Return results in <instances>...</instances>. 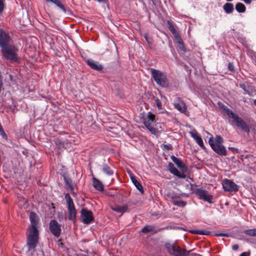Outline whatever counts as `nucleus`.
Returning a JSON list of instances; mask_svg holds the SVG:
<instances>
[{"instance_id":"obj_12","label":"nucleus","mask_w":256,"mask_h":256,"mask_svg":"<svg viewBox=\"0 0 256 256\" xmlns=\"http://www.w3.org/2000/svg\"><path fill=\"white\" fill-rule=\"evenodd\" d=\"M86 63L91 68L97 71H100L104 68L103 66L101 64L98 62L94 61L92 59L88 60H86Z\"/></svg>"},{"instance_id":"obj_43","label":"nucleus","mask_w":256,"mask_h":256,"mask_svg":"<svg viewBox=\"0 0 256 256\" xmlns=\"http://www.w3.org/2000/svg\"><path fill=\"white\" fill-rule=\"evenodd\" d=\"M48 2H50L54 4L57 0H46Z\"/></svg>"},{"instance_id":"obj_35","label":"nucleus","mask_w":256,"mask_h":256,"mask_svg":"<svg viewBox=\"0 0 256 256\" xmlns=\"http://www.w3.org/2000/svg\"><path fill=\"white\" fill-rule=\"evenodd\" d=\"M154 101H155L157 107L158 108H160L162 106L161 102L158 98L155 99Z\"/></svg>"},{"instance_id":"obj_15","label":"nucleus","mask_w":256,"mask_h":256,"mask_svg":"<svg viewBox=\"0 0 256 256\" xmlns=\"http://www.w3.org/2000/svg\"><path fill=\"white\" fill-rule=\"evenodd\" d=\"M196 194L200 199L203 200L206 202H208V194L206 190L198 188L196 190Z\"/></svg>"},{"instance_id":"obj_33","label":"nucleus","mask_w":256,"mask_h":256,"mask_svg":"<svg viewBox=\"0 0 256 256\" xmlns=\"http://www.w3.org/2000/svg\"><path fill=\"white\" fill-rule=\"evenodd\" d=\"M65 198L66 200L68 206L69 204L72 205V204H74L73 200L71 198V197L70 196V195L68 194H66L65 195Z\"/></svg>"},{"instance_id":"obj_19","label":"nucleus","mask_w":256,"mask_h":256,"mask_svg":"<svg viewBox=\"0 0 256 256\" xmlns=\"http://www.w3.org/2000/svg\"><path fill=\"white\" fill-rule=\"evenodd\" d=\"M223 8L226 14L232 13L234 10L233 4L229 2L224 4L223 6Z\"/></svg>"},{"instance_id":"obj_40","label":"nucleus","mask_w":256,"mask_h":256,"mask_svg":"<svg viewBox=\"0 0 256 256\" xmlns=\"http://www.w3.org/2000/svg\"><path fill=\"white\" fill-rule=\"evenodd\" d=\"M144 38L146 39V42L149 44H152V40H151V39L150 38H149L148 37V36L146 34L144 36Z\"/></svg>"},{"instance_id":"obj_6","label":"nucleus","mask_w":256,"mask_h":256,"mask_svg":"<svg viewBox=\"0 0 256 256\" xmlns=\"http://www.w3.org/2000/svg\"><path fill=\"white\" fill-rule=\"evenodd\" d=\"M152 77L156 82L159 86L166 88L168 86V82L166 76L160 71L155 69H151Z\"/></svg>"},{"instance_id":"obj_21","label":"nucleus","mask_w":256,"mask_h":256,"mask_svg":"<svg viewBox=\"0 0 256 256\" xmlns=\"http://www.w3.org/2000/svg\"><path fill=\"white\" fill-rule=\"evenodd\" d=\"M102 172L108 176L114 174L113 170L106 164H104L102 168Z\"/></svg>"},{"instance_id":"obj_14","label":"nucleus","mask_w":256,"mask_h":256,"mask_svg":"<svg viewBox=\"0 0 256 256\" xmlns=\"http://www.w3.org/2000/svg\"><path fill=\"white\" fill-rule=\"evenodd\" d=\"M111 208L112 210L116 212L121 213L122 214L127 211L128 206L126 204L122 206L115 205L114 206H111Z\"/></svg>"},{"instance_id":"obj_46","label":"nucleus","mask_w":256,"mask_h":256,"mask_svg":"<svg viewBox=\"0 0 256 256\" xmlns=\"http://www.w3.org/2000/svg\"><path fill=\"white\" fill-rule=\"evenodd\" d=\"M2 124H0V130H2Z\"/></svg>"},{"instance_id":"obj_7","label":"nucleus","mask_w":256,"mask_h":256,"mask_svg":"<svg viewBox=\"0 0 256 256\" xmlns=\"http://www.w3.org/2000/svg\"><path fill=\"white\" fill-rule=\"evenodd\" d=\"M156 122L155 116L150 112H148L144 118V126L152 134H156L158 132L157 129L154 128Z\"/></svg>"},{"instance_id":"obj_10","label":"nucleus","mask_w":256,"mask_h":256,"mask_svg":"<svg viewBox=\"0 0 256 256\" xmlns=\"http://www.w3.org/2000/svg\"><path fill=\"white\" fill-rule=\"evenodd\" d=\"M82 221L84 224H90L94 220L93 214L90 210L82 208L80 212Z\"/></svg>"},{"instance_id":"obj_34","label":"nucleus","mask_w":256,"mask_h":256,"mask_svg":"<svg viewBox=\"0 0 256 256\" xmlns=\"http://www.w3.org/2000/svg\"><path fill=\"white\" fill-rule=\"evenodd\" d=\"M163 146L166 150H172V146L170 144H164Z\"/></svg>"},{"instance_id":"obj_2","label":"nucleus","mask_w":256,"mask_h":256,"mask_svg":"<svg viewBox=\"0 0 256 256\" xmlns=\"http://www.w3.org/2000/svg\"><path fill=\"white\" fill-rule=\"evenodd\" d=\"M30 219L31 223V228L27 234L26 245L28 247V252L32 254L36 250V247L38 240L39 234L36 228L38 218L35 212H30Z\"/></svg>"},{"instance_id":"obj_17","label":"nucleus","mask_w":256,"mask_h":256,"mask_svg":"<svg viewBox=\"0 0 256 256\" xmlns=\"http://www.w3.org/2000/svg\"><path fill=\"white\" fill-rule=\"evenodd\" d=\"M93 186L96 190L102 192L104 190V186L102 182L94 177L92 178Z\"/></svg>"},{"instance_id":"obj_18","label":"nucleus","mask_w":256,"mask_h":256,"mask_svg":"<svg viewBox=\"0 0 256 256\" xmlns=\"http://www.w3.org/2000/svg\"><path fill=\"white\" fill-rule=\"evenodd\" d=\"M174 108L180 112L186 114V108L184 103H178L174 104Z\"/></svg>"},{"instance_id":"obj_3","label":"nucleus","mask_w":256,"mask_h":256,"mask_svg":"<svg viewBox=\"0 0 256 256\" xmlns=\"http://www.w3.org/2000/svg\"><path fill=\"white\" fill-rule=\"evenodd\" d=\"M170 158L172 162L182 171V172H180L175 168L174 164L171 162H170L168 165V168L170 172L179 178H186V175L184 172H186L188 170V168L184 163L180 159L174 156H172Z\"/></svg>"},{"instance_id":"obj_22","label":"nucleus","mask_w":256,"mask_h":256,"mask_svg":"<svg viewBox=\"0 0 256 256\" xmlns=\"http://www.w3.org/2000/svg\"><path fill=\"white\" fill-rule=\"evenodd\" d=\"M64 182L66 184V188L68 190L72 192L74 190V187H73L72 182V180L70 178L64 176Z\"/></svg>"},{"instance_id":"obj_9","label":"nucleus","mask_w":256,"mask_h":256,"mask_svg":"<svg viewBox=\"0 0 256 256\" xmlns=\"http://www.w3.org/2000/svg\"><path fill=\"white\" fill-rule=\"evenodd\" d=\"M222 187L225 191L236 192L238 189V186L232 180L225 179L222 182Z\"/></svg>"},{"instance_id":"obj_44","label":"nucleus","mask_w":256,"mask_h":256,"mask_svg":"<svg viewBox=\"0 0 256 256\" xmlns=\"http://www.w3.org/2000/svg\"><path fill=\"white\" fill-rule=\"evenodd\" d=\"M10 80L12 81V76L11 74L9 75Z\"/></svg>"},{"instance_id":"obj_39","label":"nucleus","mask_w":256,"mask_h":256,"mask_svg":"<svg viewBox=\"0 0 256 256\" xmlns=\"http://www.w3.org/2000/svg\"><path fill=\"white\" fill-rule=\"evenodd\" d=\"M4 10V2L2 0H0V13Z\"/></svg>"},{"instance_id":"obj_29","label":"nucleus","mask_w":256,"mask_h":256,"mask_svg":"<svg viewBox=\"0 0 256 256\" xmlns=\"http://www.w3.org/2000/svg\"><path fill=\"white\" fill-rule=\"evenodd\" d=\"M190 232L192 234H204L208 235V230H190Z\"/></svg>"},{"instance_id":"obj_23","label":"nucleus","mask_w":256,"mask_h":256,"mask_svg":"<svg viewBox=\"0 0 256 256\" xmlns=\"http://www.w3.org/2000/svg\"><path fill=\"white\" fill-rule=\"evenodd\" d=\"M236 10L238 12H244L246 8L244 4L241 2H238L236 5Z\"/></svg>"},{"instance_id":"obj_25","label":"nucleus","mask_w":256,"mask_h":256,"mask_svg":"<svg viewBox=\"0 0 256 256\" xmlns=\"http://www.w3.org/2000/svg\"><path fill=\"white\" fill-rule=\"evenodd\" d=\"M168 27L169 30L174 36L176 38L180 37L178 34L177 32L176 28L172 26V24H171L170 22H168Z\"/></svg>"},{"instance_id":"obj_45","label":"nucleus","mask_w":256,"mask_h":256,"mask_svg":"<svg viewBox=\"0 0 256 256\" xmlns=\"http://www.w3.org/2000/svg\"><path fill=\"white\" fill-rule=\"evenodd\" d=\"M211 197H212V196H210V195H209V197H208V198H209V203H210V202H210V198H211Z\"/></svg>"},{"instance_id":"obj_20","label":"nucleus","mask_w":256,"mask_h":256,"mask_svg":"<svg viewBox=\"0 0 256 256\" xmlns=\"http://www.w3.org/2000/svg\"><path fill=\"white\" fill-rule=\"evenodd\" d=\"M131 180H132V181L133 182L134 184L137 188V189L142 194H143L144 193L143 187L142 186V184L139 182L134 176L131 177Z\"/></svg>"},{"instance_id":"obj_8","label":"nucleus","mask_w":256,"mask_h":256,"mask_svg":"<svg viewBox=\"0 0 256 256\" xmlns=\"http://www.w3.org/2000/svg\"><path fill=\"white\" fill-rule=\"evenodd\" d=\"M50 230L54 236L58 237L61 233V226L56 220H52L50 222Z\"/></svg>"},{"instance_id":"obj_24","label":"nucleus","mask_w":256,"mask_h":256,"mask_svg":"<svg viewBox=\"0 0 256 256\" xmlns=\"http://www.w3.org/2000/svg\"><path fill=\"white\" fill-rule=\"evenodd\" d=\"M214 142V143H218L220 144H222L223 142V140L221 136H216L214 139H212V138H209V144H210V142Z\"/></svg>"},{"instance_id":"obj_30","label":"nucleus","mask_w":256,"mask_h":256,"mask_svg":"<svg viewBox=\"0 0 256 256\" xmlns=\"http://www.w3.org/2000/svg\"><path fill=\"white\" fill-rule=\"evenodd\" d=\"M153 226H146L142 228L141 232L144 233H147L152 231L153 230Z\"/></svg>"},{"instance_id":"obj_5","label":"nucleus","mask_w":256,"mask_h":256,"mask_svg":"<svg viewBox=\"0 0 256 256\" xmlns=\"http://www.w3.org/2000/svg\"><path fill=\"white\" fill-rule=\"evenodd\" d=\"M164 246L168 254L174 256H188L190 252L170 242H166Z\"/></svg>"},{"instance_id":"obj_42","label":"nucleus","mask_w":256,"mask_h":256,"mask_svg":"<svg viewBox=\"0 0 256 256\" xmlns=\"http://www.w3.org/2000/svg\"><path fill=\"white\" fill-rule=\"evenodd\" d=\"M238 248V244H234L232 246V249L234 250H237Z\"/></svg>"},{"instance_id":"obj_27","label":"nucleus","mask_w":256,"mask_h":256,"mask_svg":"<svg viewBox=\"0 0 256 256\" xmlns=\"http://www.w3.org/2000/svg\"><path fill=\"white\" fill-rule=\"evenodd\" d=\"M172 203L180 207H184L186 204V203L181 200H174Z\"/></svg>"},{"instance_id":"obj_26","label":"nucleus","mask_w":256,"mask_h":256,"mask_svg":"<svg viewBox=\"0 0 256 256\" xmlns=\"http://www.w3.org/2000/svg\"><path fill=\"white\" fill-rule=\"evenodd\" d=\"M54 142V144L59 149H61L62 148H64L65 144L64 142L63 141L61 140L60 139L56 138Z\"/></svg>"},{"instance_id":"obj_16","label":"nucleus","mask_w":256,"mask_h":256,"mask_svg":"<svg viewBox=\"0 0 256 256\" xmlns=\"http://www.w3.org/2000/svg\"><path fill=\"white\" fill-rule=\"evenodd\" d=\"M190 134L192 138H193L196 141L197 144L200 146H204V143L202 139L198 135V133L196 130H194L190 132Z\"/></svg>"},{"instance_id":"obj_13","label":"nucleus","mask_w":256,"mask_h":256,"mask_svg":"<svg viewBox=\"0 0 256 256\" xmlns=\"http://www.w3.org/2000/svg\"><path fill=\"white\" fill-rule=\"evenodd\" d=\"M68 220L74 222L76 220V212L74 207V204H72V205L69 204L68 206Z\"/></svg>"},{"instance_id":"obj_32","label":"nucleus","mask_w":256,"mask_h":256,"mask_svg":"<svg viewBox=\"0 0 256 256\" xmlns=\"http://www.w3.org/2000/svg\"><path fill=\"white\" fill-rule=\"evenodd\" d=\"M176 40H177V42L179 44L180 46H179V48L183 50V51H185L186 50H185V48L184 46V45L183 44V42L182 40V39L180 37L178 38H176Z\"/></svg>"},{"instance_id":"obj_28","label":"nucleus","mask_w":256,"mask_h":256,"mask_svg":"<svg viewBox=\"0 0 256 256\" xmlns=\"http://www.w3.org/2000/svg\"><path fill=\"white\" fill-rule=\"evenodd\" d=\"M54 4L64 12L66 13V8L64 7V5L60 2V0H57Z\"/></svg>"},{"instance_id":"obj_37","label":"nucleus","mask_w":256,"mask_h":256,"mask_svg":"<svg viewBox=\"0 0 256 256\" xmlns=\"http://www.w3.org/2000/svg\"><path fill=\"white\" fill-rule=\"evenodd\" d=\"M0 134L2 136L3 138H7V136L5 133L4 128L2 129V130H0Z\"/></svg>"},{"instance_id":"obj_4","label":"nucleus","mask_w":256,"mask_h":256,"mask_svg":"<svg viewBox=\"0 0 256 256\" xmlns=\"http://www.w3.org/2000/svg\"><path fill=\"white\" fill-rule=\"evenodd\" d=\"M223 109L228 117L233 119L234 122L236 123L238 128L248 134L250 132V127L242 118L239 117L236 114L234 113L232 110L226 106H224Z\"/></svg>"},{"instance_id":"obj_47","label":"nucleus","mask_w":256,"mask_h":256,"mask_svg":"<svg viewBox=\"0 0 256 256\" xmlns=\"http://www.w3.org/2000/svg\"><path fill=\"white\" fill-rule=\"evenodd\" d=\"M254 104L256 106V100H254Z\"/></svg>"},{"instance_id":"obj_36","label":"nucleus","mask_w":256,"mask_h":256,"mask_svg":"<svg viewBox=\"0 0 256 256\" xmlns=\"http://www.w3.org/2000/svg\"><path fill=\"white\" fill-rule=\"evenodd\" d=\"M214 235L217 236H224L226 237L228 236V234H226V233H216V234H214Z\"/></svg>"},{"instance_id":"obj_1","label":"nucleus","mask_w":256,"mask_h":256,"mask_svg":"<svg viewBox=\"0 0 256 256\" xmlns=\"http://www.w3.org/2000/svg\"><path fill=\"white\" fill-rule=\"evenodd\" d=\"M12 42L10 34L0 28V48L2 56L11 63L18 62L20 60L18 48Z\"/></svg>"},{"instance_id":"obj_31","label":"nucleus","mask_w":256,"mask_h":256,"mask_svg":"<svg viewBox=\"0 0 256 256\" xmlns=\"http://www.w3.org/2000/svg\"><path fill=\"white\" fill-rule=\"evenodd\" d=\"M244 234L250 236H256V229L246 230Z\"/></svg>"},{"instance_id":"obj_38","label":"nucleus","mask_w":256,"mask_h":256,"mask_svg":"<svg viewBox=\"0 0 256 256\" xmlns=\"http://www.w3.org/2000/svg\"><path fill=\"white\" fill-rule=\"evenodd\" d=\"M228 69L231 72L234 71V66L232 63H229L228 66Z\"/></svg>"},{"instance_id":"obj_41","label":"nucleus","mask_w":256,"mask_h":256,"mask_svg":"<svg viewBox=\"0 0 256 256\" xmlns=\"http://www.w3.org/2000/svg\"><path fill=\"white\" fill-rule=\"evenodd\" d=\"M250 253L249 252H244L240 254V256H250Z\"/></svg>"},{"instance_id":"obj_11","label":"nucleus","mask_w":256,"mask_h":256,"mask_svg":"<svg viewBox=\"0 0 256 256\" xmlns=\"http://www.w3.org/2000/svg\"><path fill=\"white\" fill-rule=\"evenodd\" d=\"M210 145L214 151L218 154L222 156L226 154V148L222 144L211 142Z\"/></svg>"}]
</instances>
